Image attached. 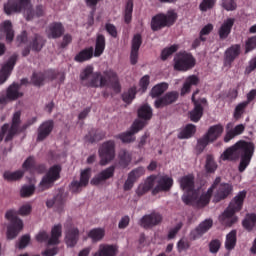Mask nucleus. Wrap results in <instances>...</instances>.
<instances>
[{"mask_svg": "<svg viewBox=\"0 0 256 256\" xmlns=\"http://www.w3.org/2000/svg\"><path fill=\"white\" fill-rule=\"evenodd\" d=\"M34 14L37 17H42L44 15V7L42 5H38L36 7L35 13L33 12V10L28 9L27 10V20H31L34 17Z\"/></svg>", "mask_w": 256, "mask_h": 256, "instance_id": "55", "label": "nucleus"}, {"mask_svg": "<svg viewBox=\"0 0 256 256\" xmlns=\"http://www.w3.org/2000/svg\"><path fill=\"white\" fill-rule=\"evenodd\" d=\"M34 191H35L34 185H26V186L22 187V189L20 191V195L23 198L30 197L31 195L34 194Z\"/></svg>", "mask_w": 256, "mask_h": 256, "instance_id": "58", "label": "nucleus"}, {"mask_svg": "<svg viewBox=\"0 0 256 256\" xmlns=\"http://www.w3.org/2000/svg\"><path fill=\"white\" fill-rule=\"evenodd\" d=\"M100 157V164L102 166L107 165L109 162L114 160L116 150H115V142L113 140H109L104 142L98 150Z\"/></svg>", "mask_w": 256, "mask_h": 256, "instance_id": "8", "label": "nucleus"}, {"mask_svg": "<svg viewBox=\"0 0 256 256\" xmlns=\"http://www.w3.org/2000/svg\"><path fill=\"white\" fill-rule=\"evenodd\" d=\"M179 49L178 45H172L169 48H165L162 53H161V59L163 61L167 60L169 56H171L172 54H174L175 52H177Z\"/></svg>", "mask_w": 256, "mask_h": 256, "instance_id": "54", "label": "nucleus"}, {"mask_svg": "<svg viewBox=\"0 0 256 256\" xmlns=\"http://www.w3.org/2000/svg\"><path fill=\"white\" fill-rule=\"evenodd\" d=\"M213 226V220L211 218L204 220L201 222L195 229L190 232V240L197 241V239H201L205 233H208Z\"/></svg>", "mask_w": 256, "mask_h": 256, "instance_id": "15", "label": "nucleus"}, {"mask_svg": "<svg viewBox=\"0 0 256 256\" xmlns=\"http://www.w3.org/2000/svg\"><path fill=\"white\" fill-rule=\"evenodd\" d=\"M241 54V45L235 44L228 48L225 52V62L231 65Z\"/></svg>", "mask_w": 256, "mask_h": 256, "instance_id": "24", "label": "nucleus"}, {"mask_svg": "<svg viewBox=\"0 0 256 256\" xmlns=\"http://www.w3.org/2000/svg\"><path fill=\"white\" fill-rule=\"evenodd\" d=\"M182 227H183V223L179 222L174 228L170 229L168 233L169 241H171V239H175L176 235H178Z\"/></svg>", "mask_w": 256, "mask_h": 256, "instance_id": "63", "label": "nucleus"}, {"mask_svg": "<svg viewBox=\"0 0 256 256\" xmlns=\"http://www.w3.org/2000/svg\"><path fill=\"white\" fill-rule=\"evenodd\" d=\"M31 210V205L25 204L21 206L18 211L11 209L6 212L5 218L10 221V224L7 227V239H15L18 233L23 229V222L17 217V214L27 216L30 214Z\"/></svg>", "mask_w": 256, "mask_h": 256, "instance_id": "2", "label": "nucleus"}, {"mask_svg": "<svg viewBox=\"0 0 256 256\" xmlns=\"http://www.w3.org/2000/svg\"><path fill=\"white\" fill-rule=\"evenodd\" d=\"M141 45H142V36L140 34L134 35L132 39L131 50L139 51Z\"/></svg>", "mask_w": 256, "mask_h": 256, "instance_id": "59", "label": "nucleus"}, {"mask_svg": "<svg viewBox=\"0 0 256 256\" xmlns=\"http://www.w3.org/2000/svg\"><path fill=\"white\" fill-rule=\"evenodd\" d=\"M135 96H136V88L132 87L127 92H124L122 94V100L125 103L130 104L133 101V99H135Z\"/></svg>", "mask_w": 256, "mask_h": 256, "instance_id": "52", "label": "nucleus"}, {"mask_svg": "<svg viewBox=\"0 0 256 256\" xmlns=\"http://www.w3.org/2000/svg\"><path fill=\"white\" fill-rule=\"evenodd\" d=\"M210 142L211 141L208 139V137L206 135H204L202 138H200L198 140L197 146H196L197 153L201 154Z\"/></svg>", "mask_w": 256, "mask_h": 256, "instance_id": "53", "label": "nucleus"}, {"mask_svg": "<svg viewBox=\"0 0 256 256\" xmlns=\"http://www.w3.org/2000/svg\"><path fill=\"white\" fill-rule=\"evenodd\" d=\"M105 47H106L105 36L102 34H98L96 38V43H95L94 56L100 57L103 54Z\"/></svg>", "mask_w": 256, "mask_h": 256, "instance_id": "34", "label": "nucleus"}, {"mask_svg": "<svg viewBox=\"0 0 256 256\" xmlns=\"http://www.w3.org/2000/svg\"><path fill=\"white\" fill-rule=\"evenodd\" d=\"M180 186L186 193L182 196V200L186 205H192L198 198V193L195 191V177L192 174L183 176L180 180Z\"/></svg>", "mask_w": 256, "mask_h": 256, "instance_id": "5", "label": "nucleus"}, {"mask_svg": "<svg viewBox=\"0 0 256 256\" xmlns=\"http://www.w3.org/2000/svg\"><path fill=\"white\" fill-rule=\"evenodd\" d=\"M46 75L41 72H34L31 78V82L34 86L40 87L44 85Z\"/></svg>", "mask_w": 256, "mask_h": 256, "instance_id": "49", "label": "nucleus"}, {"mask_svg": "<svg viewBox=\"0 0 256 256\" xmlns=\"http://www.w3.org/2000/svg\"><path fill=\"white\" fill-rule=\"evenodd\" d=\"M196 132V126L193 124H188L178 135L179 139H189Z\"/></svg>", "mask_w": 256, "mask_h": 256, "instance_id": "43", "label": "nucleus"}, {"mask_svg": "<svg viewBox=\"0 0 256 256\" xmlns=\"http://www.w3.org/2000/svg\"><path fill=\"white\" fill-rule=\"evenodd\" d=\"M248 103L247 102H243V103H240L236 109H235V112H234V118L236 120L240 119L241 116L243 115L244 111H245V108L247 107Z\"/></svg>", "mask_w": 256, "mask_h": 256, "instance_id": "60", "label": "nucleus"}, {"mask_svg": "<svg viewBox=\"0 0 256 256\" xmlns=\"http://www.w3.org/2000/svg\"><path fill=\"white\" fill-rule=\"evenodd\" d=\"M105 30L112 38L116 39L118 37V31L115 25L106 23Z\"/></svg>", "mask_w": 256, "mask_h": 256, "instance_id": "61", "label": "nucleus"}, {"mask_svg": "<svg viewBox=\"0 0 256 256\" xmlns=\"http://www.w3.org/2000/svg\"><path fill=\"white\" fill-rule=\"evenodd\" d=\"M118 158H119V165L122 168H127L132 160V155L126 149H121L118 154Z\"/></svg>", "mask_w": 256, "mask_h": 256, "instance_id": "37", "label": "nucleus"}, {"mask_svg": "<svg viewBox=\"0 0 256 256\" xmlns=\"http://www.w3.org/2000/svg\"><path fill=\"white\" fill-rule=\"evenodd\" d=\"M146 123L142 120H136L133 125L131 126V129L127 132L118 134L115 136V138L120 139L123 143H131L135 141L134 134L138 133L140 130L144 128Z\"/></svg>", "mask_w": 256, "mask_h": 256, "instance_id": "11", "label": "nucleus"}, {"mask_svg": "<svg viewBox=\"0 0 256 256\" xmlns=\"http://www.w3.org/2000/svg\"><path fill=\"white\" fill-rule=\"evenodd\" d=\"M94 68L92 66H87L80 74V79L82 83L85 85L86 82H89L91 76L94 74Z\"/></svg>", "mask_w": 256, "mask_h": 256, "instance_id": "51", "label": "nucleus"}, {"mask_svg": "<svg viewBox=\"0 0 256 256\" xmlns=\"http://www.w3.org/2000/svg\"><path fill=\"white\" fill-rule=\"evenodd\" d=\"M105 235V230L102 228H94L88 233V237L92 239L94 243L101 241Z\"/></svg>", "mask_w": 256, "mask_h": 256, "instance_id": "45", "label": "nucleus"}, {"mask_svg": "<svg viewBox=\"0 0 256 256\" xmlns=\"http://www.w3.org/2000/svg\"><path fill=\"white\" fill-rule=\"evenodd\" d=\"M65 33V28L61 22H52L46 28V35L48 39H59Z\"/></svg>", "mask_w": 256, "mask_h": 256, "instance_id": "16", "label": "nucleus"}, {"mask_svg": "<svg viewBox=\"0 0 256 256\" xmlns=\"http://www.w3.org/2000/svg\"><path fill=\"white\" fill-rule=\"evenodd\" d=\"M45 44H46L45 38L39 34H34L28 39L29 48L36 53H39L43 49Z\"/></svg>", "mask_w": 256, "mask_h": 256, "instance_id": "21", "label": "nucleus"}, {"mask_svg": "<svg viewBox=\"0 0 256 256\" xmlns=\"http://www.w3.org/2000/svg\"><path fill=\"white\" fill-rule=\"evenodd\" d=\"M243 227L249 233L256 229V213H248L242 222Z\"/></svg>", "mask_w": 256, "mask_h": 256, "instance_id": "32", "label": "nucleus"}, {"mask_svg": "<svg viewBox=\"0 0 256 256\" xmlns=\"http://www.w3.org/2000/svg\"><path fill=\"white\" fill-rule=\"evenodd\" d=\"M62 235V225L57 224L51 230V237L48 240V245H59V239Z\"/></svg>", "mask_w": 256, "mask_h": 256, "instance_id": "33", "label": "nucleus"}, {"mask_svg": "<svg viewBox=\"0 0 256 256\" xmlns=\"http://www.w3.org/2000/svg\"><path fill=\"white\" fill-rule=\"evenodd\" d=\"M91 178V169L86 168L80 173V181L73 180L70 184V191L72 193H80L82 188L86 187L89 184V180Z\"/></svg>", "mask_w": 256, "mask_h": 256, "instance_id": "12", "label": "nucleus"}, {"mask_svg": "<svg viewBox=\"0 0 256 256\" xmlns=\"http://www.w3.org/2000/svg\"><path fill=\"white\" fill-rule=\"evenodd\" d=\"M144 173H145L144 167H138V168L132 170L128 175L131 176L132 179H134L136 181L139 177L144 175Z\"/></svg>", "mask_w": 256, "mask_h": 256, "instance_id": "64", "label": "nucleus"}, {"mask_svg": "<svg viewBox=\"0 0 256 256\" xmlns=\"http://www.w3.org/2000/svg\"><path fill=\"white\" fill-rule=\"evenodd\" d=\"M17 55H12L9 60L2 66L0 71V85H2L11 75V72L17 62Z\"/></svg>", "mask_w": 256, "mask_h": 256, "instance_id": "18", "label": "nucleus"}, {"mask_svg": "<svg viewBox=\"0 0 256 256\" xmlns=\"http://www.w3.org/2000/svg\"><path fill=\"white\" fill-rule=\"evenodd\" d=\"M237 244V231L232 230L229 234L226 236V241H225V248L227 251H233L235 249Z\"/></svg>", "mask_w": 256, "mask_h": 256, "instance_id": "38", "label": "nucleus"}, {"mask_svg": "<svg viewBox=\"0 0 256 256\" xmlns=\"http://www.w3.org/2000/svg\"><path fill=\"white\" fill-rule=\"evenodd\" d=\"M24 176L23 170H17L15 172L5 171L3 178L8 182L20 180Z\"/></svg>", "mask_w": 256, "mask_h": 256, "instance_id": "41", "label": "nucleus"}, {"mask_svg": "<svg viewBox=\"0 0 256 256\" xmlns=\"http://www.w3.org/2000/svg\"><path fill=\"white\" fill-rule=\"evenodd\" d=\"M20 123H21V112L17 111L14 113L12 118L11 126H9L8 134L5 138V142L11 141L13 137L20 132Z\"/></svg>", "mask_w": 256, "mask_h": 256, "instance_id": "19", "label": "nucleus"}, {"mask_svg": "<svg viewBox=\"0 0 256 256\" xmlns=\"http://www.w3.org/2000/svg\"><path fill=\"white\" fill-rule=\"evenodd\" d=\"M247 192L241 191L235 196L224 213L219 217L220 222L231 227L238 221V217L235 215L237 212L241 211L243 208L244 200L246 198Z\"/></svg>", "mask_w": 256, "mask_h": 256, "instance_id": "3", "label": "nucleus"}, {"mask_svg": "<svg viewBox=\"0 0 256 256\" xmlns=\"http://www.w3.org/2000/svg\"><path fill=\"white\" fill-rule=\"evenodd\" d=\"M233 191L232 185L229 183H222L219 185L217 188V192L215 193L214 196V202L218 203L224 199H226Z\"/></svg>", "mask_w": 256, "mask_h": 256, "instance_id": "22", "label": "nucleus"}, {"mask_svg": "<svg viewBox=\"0 0 256 256\" xmlns=\"http://www.w3.org/2000/svg\"><path fill=\"white\" fill-rule=\"evenodd\" d=\"M30 3V0H9L8 3L4 5V12L7 15L19 13L23 10H27Z\"/></svg>", "mask_w": 256, "mask_h": 256, "instance_id": "13", "label": "nucleus"}, {"mask_svg": "<svg viewBox=\"0 0 256 256\" xmlns=\"http://www.w3.org/2000/svg\"><path fill=\"white\" fill-rule=\"evenodd\" d=\"M217 167H218V165L215 162L213 155H207L206 165H205L206 171L208 173H214L216 171Z\"/></svg>", "mask_w": 256, "mask_h": 256, "instance_id": "50", "label": "nucleus"}, {"mask_svg": "<svg viewBox=\"0 0 256 256\" xmlns=\"http://www.w3.org/2000/svg\"><path fill=\"white\" fill-rule=\"evenodd\" d=\"M133 1L128 0L126 7H125V12H124V22L126 24H130L132 21V13H133Z\"/></svg>", "mask_w": 256, "mask_h": 256, "instance_id": "48", "label": "nucleus"}, {"mask_svg": "<svg viewBox=\"0 0 256 256\" xmlns=\"http://www.w3.org/2000/svg\"><path fill=\"white\" fill-rule=\"evenodd\" d=\"M0 31L6 34V41L11 43L14 39V32L10 21H5L0 25Z\"/></svg>", "mask_w": 256, "mask_h": 256, "instance_id": "39", "label": "nucleus"}, {"mask_svg": "<svg viewBox=\"0 0 256 256\" xmlns=\"http://www.w3.org/2000/svg\"><path fill=\"white\" fill-rule=\"evenodd\" d=\"M54 129V121L47 120L44 121L37 129V141H44L53 131Z\"/></svg>", "mask_w": 256, "mask_h": 256, "instance_id": "20", "label": "nucleus"}, {"mask_svg": "<svg viewBox=\"0 0 256 256\" xmlns=\"http://www.w3.org/2000/svg\"><path fill=\"white\" fill-rule=\"evenodd\" d=\"M199 90L197 89L192 95V103L194 104V109L189 113V117L191 121L197 123L200 121L204 114V106L208 105V101L206 98L196 99L195 96L199 94Z\"/></svg>", "mask_w": 256, "mask_h": 256, "instance_id": "9", "label": "nucleus"}, {"mask_svg": "<svg viewBox=\"0 0 256 256\" xmlns=\"http://www.w3.org/2000/svg\"><path fill=\"white\" fill-rule=\"evenodd\" d=\"M79 239V230L76 227H72L66 232V244L68 247H75L77 245Z\"/></svg>", "mask_w": 256, "mask_h": 256, "instance_id": "29", "label": "nucleus"}, {"mask_svg": "<svg viewBox=\"0 0 256 256\" xmlns=\"http://www.w3.org/2000/svg\"><path fill=\"white\" fill-rule=\"evenodd\" d=\"M20 88H21V85H19L18 83H13L12 85H10L7 88L6 96H5V98H7V101H15L18 98L22 97L23 93L20 92Z\"/></svg>", "mask_w": 256, "mask_h": 256, "instance_id": "28", "label": "nucleus"}, {"mask_svg": "<svg viewBox=\"0 0 256 256\" xmlns=\"http://www.w3.org/2000/svg\"><path fill=\"white\" fill-rule=\"evenodd\" d=\"M255 145L253 142H247L240 140L232 147L226 149L221 155L223 161H235L241 157V162L239 164V171L242 173L249 166L251 159L254 155Z\"/></svg>", "mask_w": 256, "mask_h": 256, "instance_id": "1", "label": "nucleus"}, {"mask_svg": "<svg viewBox=\"0 0 256 256\" xmlns=\"http://www.w3.org/2000/svg\"><path fill=\"white\" fill-rule=\"evenodd\" d=\"M163 221V216L160 212L152 211L150 214L144 215L140 220V225L145 228H153Z\"/></svg>", "mask_w": 256, "mask_h": 256, "instance_id": "14", "label": "nucleus"}, {"mask_svg": "<svg viewBox=\"0 0 256 256\" xmlns=\"http://www.w3.org/2000/svg\"><path fill=\"white\" fill-rule=\"evenodd\" d=\"M178 18L177 13L174 10H170L167 14H157L151 20V29L156 32L165 27H171L175 24Z\"/></svg>", "mask_w": 256, "mask_h": 256, "instance_id": "6", "label": "nucleus"}, {"mask_svg": "<svg viewBox=\"0 0 256 256\" xmlns=\"http://www.w3.org/2000/svg\"><path fill=\"white\" fill-rule=\"evenodd\" d=\"M155 184V177L154 176H150L147 178V180L143 183L140 184L139 187L136 190V193L138 196H142L145 193H147L148 191H150L153 186Z\"/></svg>", "mask_w": 256, "mask_h": 256, "instance_id": "30", "label": "nucleus"}, {"mask_svg": "<svg viewBox=\"0 0 256 256\" xmlns=\"http://www.w3.org/2000/svg\"><path fill=\"white\" fill-rule=\"evenodd\" d=\"M178 98H179V93L177 91H171L166 93L164 96L158 98L155 101L154 106L157 109L163 108L175 103L178 100Z\"/></svg>", "mask_w": 256, "mask_h": 256, "instance_id": "17", "label": "nucleus"}, {"mask_svg": "<svg viewBox=\"0 0 256 256\" xmlns=\"http://www.w3.org/2000/svg\"><path fill=\"white\" fill-rule=\"evenodd\" d=\"M256 49V36L250 37L245 42V54H248Z\"/></svg>", "mask_w": 256, "mask_h": 256, "instance_id": "56", "label": "nucleus"}, {"mask_svg": "<svg viewBox=\"0 0 256 256\" xmlns=\"http://www.w3.org/2000/svg\"><path fill=\"white\" fill-rule=\"evenodd\" d=\"M116 167L114 165L108 167L107 169L101 171L97 176L91 180L92 185H99L101 182L106 181L114 176Z\"/></svg>", "mask_w": 256, "mask_h": 256, "instance_id": "23", "label": "nucleus"}, {"mask_svg": "<svg viewBox=\"0 0 256 256\" xmlns=\"http://www.w3.org/2000/svg\"><path fill=\"white\" fill-rule=\"evenodd\" d=\"M105 137V133L100 130H92L88 135L85 136L86 141L90 143L98 142Z\"/></svg>", "mask_w": 256, "mask_h": 256, "instance_id": "42", "label": "nucleus"}, {"mask_svg": "<svg viewBox=\"0 0 256 256\" xmlns=\"http://www.w3.org/2000/svg\"><path fill=\"white\" fill-rule=\"evenodd\" d=\"M35 167V159L33 156H29L24 163L22 164V168L25 171L31 170Z\"/></svg>", "mask_w": 256, "mask_h": 256, "instance_id": "62", "label": "nucleus"}, {"mask_svg": "<svg viewBox=\"0 0 256 256\" xmlns=\"http://www.w3.org/2000/svg\"><path fill=\"white\" fill-rule=\"evenodd\" d=\"M172 185H173V179L167 176H163L158 181V185L152 190V194L156 195L159 192L169 191Z\"/></svg>", "mask_w": 256, "mask_h": 256, "instance_id": "26", "label": "nucleus"}, {"mask_svg": "<svg viewBox=\"0 0 256 256\" xmlns=\"http://www.w3.org/2000/svg\"><path fill=\"white\" fill-rule=\"evenodd\" d=\"M245 131V126L243 124L237 125L234 129L227 132L224 137V141L228 143L230 140L235 138L238 135H241Z\"/></svg>", "mask_w": 256, "mask_h": 256, "instance_id": "40", "label": "nucleus"}, {"mask_svg": "<svg viewBox=\"0 0 256 256\" xmlns=\"http://www.w3.org/2000/svg\"><path fill=\"white\" fill-rule=\"evenodd\" d=\"M223 126L222 125H214L210 127L207 134L205 135L211 142L217 140L221 134L223 133Z\"/></svg>", "mask_w": 256, "mask_h": 256, "instance_id": "35", "label": "nucleus"}, {"mask_svg": "<svg viewBox=\"0 0 256 256\" xmlns=\"http://www.w3.org/2000/svg\"><path fill=\"white\" fill-rule=\"evenodd\" d=\"M168 89V84L163 82L154 86L151 90V96L153 98L161 96Z\"/></svg>", "mask_w": 256, "mask_h": 256, "instance_id": "47", "label": "nucleus"}, {"mask_svg": "<svg viewBox=\"0 0 256 256\" xmlns=\"http://www.w3.org/2000/svg\"><path fill=\"white\" fill-rule=\"evenodd\" d=\"M61 171H62V167L60 165H53L52 167L49 168L48 172L42 178L39 184L42 191L52 187L54 182L60 179Z\"/></svg>", "mask_w": 256, "mask_h": 256, "instance_id": "10", "label": "nucleus"}, {"mask_svg": "<svg viewBox=\"0 0 256 256\" xmlns=\"http://www.w3.org/2000/svg\"><path fill=\"white\" fill-rule=\"evenodd\" d=\"M152 115H153L152 109H151V107H150L149 105H147V104L141 106V107L139 108V110H138V117H139L140 119L145 120V121L150 120V119L152 118Z\"/></svg>", "mask_w": 256, "mask_h": 256, "instance_id": "44", "label": "nucleus"}, {"mask_svg": "<svg viewBox=\"0 0 256 256\" xmlns=\"http://www.w3.org/2000/svg\"><path fill=\"white\" fill-rule=\"evenodd\" d=\"M215 4H216V0H203L199 6V9L202 12H207L208 10L213 9Z\"/></svg>", "mask_w": 256, "mask_h": 256, "instance_id": "57", "label": "nucleus"}, {"mask_svg": "<svg viewBox=\"0 0 256 256\" xmlns=\"http://www.w3.org/2000/svg\"><path fill=\"white\" fill-rule=\"evenodd\" d=\"M117 253L118 248L115 245L100 244L98 251H96L93 256H116Z\"/></svg>", "mask_w": 256, "mask_h": 256, "instance_id": "25", "label": "nucleus"}, {"mask_svg": "<svg viewBox=\"0 0 256 256\" xmlns=\"http://www.w3.org/2000/svg\"><path fill=\"white\" fill-rule=\"evenodd\" d=\"M196 64V60L189 53H179L174 58V69L180 72L191 70Z\"/></svg>", "mask_w": 256, "mask_h": 256, "instance_id": "7", "label": "nucleus"}, {"mask_svg": "<svg viewBox=\"0 0 256 256\" xmlns=\"http://www.w3.org/2000/svg\"><path fill=\"white\" fill-rule=\"evenodd\" d=\"M235 24V19L234 18H229L224 21L222 26L220 27L218 34L221 40H225L229 37L231 34L232 28Z\"/></svg>", "mask_w": 256, "mask_h": 256, "instance_id": "27", "label": "nucleus"}, {"mask_svg": "<svg viewBox=\"0 0 256 256\" xmlns=\"http://www.w3.org/2000/svg\"><path fill=\"white\" fill-rule=\"evenodd\" d=\"M200 80L197 76L191 75L189 76L184 85L183 88L181 89V95L184 96L185 94H188L191 91L192 86H197L199 84Z\"/></svg>", "mask_w": 256, "mask_h": 256, "instance_id": "31", "label": "nucleus"}, {"mask_svg": "<svg viewBox=\"0 0 256 256\" xmlns=\"http://www.w3.org/2000/svg\"><path fill=\"white\" fill-rule=\"evenodd\" d=\"M109 84L116 93L121 92V85L119 83L118 76L112 70L105 71L104 76H101L99 72L93 73L88 82H86L84 85L92 88H97L99 86L105 87Z\"/></svg>", "mask_w": 256, "mask_h": 256, "instance_id": "4", "label": "nucleus"}, {"mask_svg": "<svg viewBox=\"0 0 256 256\" xmlns=\"http://www.w3.org/2000/svg\"><path fill=\"white\" fill-rule=\"evenodd\" d=\"M212 195H213L212 189H208L206 193H203L200 196V198L194 201L193 203L197 202L199 207H205L206 205L209 204Z\"/></svg>", "mask_w": 256, "mask_h": 256, "instance_id": "46", "label": "nucleus"}, {"mask_svg": "<svg viewBox=\"0 0 256 256\" xmlns=\"http://www.w3.org/2000/svg\"><path fill=\"white\" fill-rule=\"evenodd\" d=\"M94 49L93 47L86 48L80 51L74 58L76 62L83 63L90 60L93 57Z\"/></svg>", "mask_w": 256, "mask_h": 256, "instance_id": "36", "label": "nucleus"}]
</instances>
